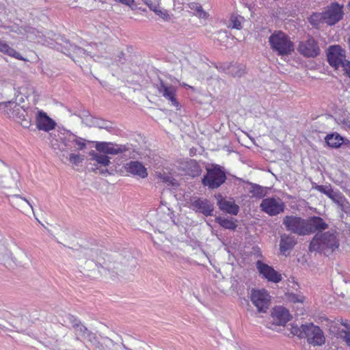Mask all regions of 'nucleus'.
<instances>
[{"label": "nucleus", "mask_w": 350, "mask_h": 350, "mask_svg": "<svg viewBox=\"0 0 350 350\" xmlns=\"http://www.w3.org/2000/svg\"><path fill=\"white\" fill-rule=\"evenodd\" d=\"M158 177L161 181L167 183L168 185H172L174 187H177L178 185L176 180L170 175L160 174Z\"/></svg>", "instance_id": "40"}, {"label": "nucleus", "mask_w": 350, "mask_h": 350, "mask_svg": "<svg viewBox=\"0 0 350 350\" xmlns=\"http://www.w3.org/2000/svg\"><path fill=\"white\" fill-rule=\"evenodd\" d=\"M348 6L350 7V1L348 3Z\"/></svg>", "instance_id": "59"}, {"label": "nucleus", "mask_w": 350, "mask_h": 350, "mask_svg": "<svg viewBox=\"0 0 350 350\" xmlns=\"http://www.w3.org/2000/svg\"><path fill=\"white\" fill-rule=\"evenodd\" d=\"M64 48L65 49L66 51H63V49H62V51L65 54H67V51L68 53V55L72 57L75 62H79V60H76L74 58V55L79 58H85L89 56V54L85 49L75 44H72L68 41H65V45L64 46Z\"/></svg>", "instance_id": "23"}, {"label": "nucleus", "mask_w": 350, "mask_h": 350, "mask_svg": "<svg viewBox=\"0 0 350 350\" xmlns=\"http://www.w3.org/2000/svg\"><path fill=\"white\" fill-rule=\"evenodd\" d=\"M143 1H144V3L148 6L150 10L153 11L158 16H161V18L166 17V16H167L166 11L161 9V8L159 6V5L153 3L151 0H143Z\"/></svg>", "instance_id": "36"}, {"label": "nucleus", "mask_w": 350, "mask_h": 350, "mask_svg": "<svg viewBox=\"0 0 350 350\" xmlns=\"http://www.w3.org/2000/svg\"><path fill=\"white\" fill-rule=\"evenodd\" d=\"M338 206L340 207L341 211L345 213H350V204L349 202L346 200L344 196H342L338 200V202H336Z\"/></svg>", "instance_id": "39"}, {"label": "nucleus", "mask_w": 350, "mask_h": 350, "mask_svg": "<svg viewBox=\"0 0 350 350\" xmlns=\"http://www.w3.org/2000/svg\"><path fill=\"white\" fill-rule=\"evenodd\" d=\"M3 105L5 106V113H8L10 117L15 118L18 122L27 116L26 111L14 101L9 100L0 103V107Z\"/></svg>", "instance_id": "15"}, {"label": "nucleus", "mask_w": 350, "mask_h": 350, "mask_svg": "<svg viewBox=\"0 0 350 350\" xmlns=\"http://www.w3.org/2000/svg\"><path fill=\"white\" fill-rule=\"evenodd\" d=\"M243 21V18L241 16L238 15H232L230 17V25L232 28L237 29H241L242 28V22Z\"/></svg>", "instance_id": "37"}, {"label": "nucleus", "mask_w": 350, "mask_h": 350, "mask_svg": "<svg viewBox=\"0 0 350 350\" xmlns=\"http://www.w3.org/2000/svg\"><path fill=\"white\" fill-rule=\"evenodd\" d=\"M315 189L324 193L330 199H332L336 204L338 202L339 199L343 196L340 191H334L332 189L330 185H317Z\"/></svg>", "instance_id": "27"}, {"label": "nucleus", "mask_w": 350, "mask_h": 350, "mask_svg": "<svg viewBox=\"0 0 350 350\" xmlns=\"http://www.w3.org/2000/svg\"><path fill=\"white\" fill-rule=\"evenodd\" d=\"M340 337L345 342V343L350 346V332L346 330H342L340 332Z\"/></svg>", "instance_id": "47"}, {"label": "nucleus", "mask_w": 350, "mask_h": 350, "mask_svg": "<svg viewBox=\"0 0 350 350\" xmlns=\"http://www.w3.org/2000/svg\"><path fill=\"white\" fill-rule=\"evenodd\" d=\"M155 87L161 95L172 103V105L176 107L177 109H179V103L176 98V88L174 86L159 79Z\"/></svg>", "instance_id": "11"}, {"label": "nucleus", "mask_w": 350, "mask_h": 350, "mask_svg": "<svg viewBox=\"0 0 350 350\" xmlns=\"http://www.w3.org/2000/svg\"><path fill=\"white\" fill-rule=\"evenodd\" d=\"M97 151L104 154H118L129 150L125 145L116 144L111 142H97L95 145Z\"/></svg>", "instance_id": "13"}, {"label": "nucleus", "mask_w": 350, "mask_h": 350, "mask_svg": "<svg viewBox=\"0 0 350 350\" xmlns=\"http://www.w3.org/2000/svg\"><path fill=\"white\" fill-rule=\"evenodd\" d=\"M303 332L304 338H307L308 343L314 346H321L325 343L323 332L319 326L313 323L304 324Z\"/></svg>", "instance_id": "9"}, {"label": "nucleus", "mask_w": 350, "mask_h": 350, "mask_svg": "<svg viewBox=\"0 0 350 350\" xmlns=\"http://www.w3.org/2000/svg\"><path fill=\"white\" fill-rule=\"evenodd\" d=\"M100 174L105 175V174H109V172L107 169H105V170L102 169V170H100Z\"/></svg>", "instance_id": "55"}, {"label": "nucleus", "mask_w": 350, "mask_h": 350, "mask_svg": "<svg viewBox=\"0 0 350 350\" xmlns=\"http://www.w3.org/2000/svg\"><path fill=\"white\" fill-rule=\"evenodd\" d=\"M11 243L12 240L9 238L3 237L0 239V256L5 261H8L10 260V258H12Z\"/></svg>", "instance_id": "28"}, {"label": "nucleus", "mask_w": 350, "mask_h": 350, "mask_svg": "<svg viewBox=\"0 0 350 350\" xmlns=\"http://www.w3.org/2000/svg\"><path fill=\"white\" fill-rule=\"evenodd\" d=\"M124 55H125V54L123 52H120L118 54V61H119V62L120 64H123L124 63V60L125 59Z\"/></svg>", "instance_id": "51"}, {"label": "nucleus", "mask_w": 350, "mask_h": 350, "mask_svg": "<svg viewBox=\"0 0 350 350\" xmlns=\"http://www.w3.org/2000/svg\"><path fill=\"white\" fill-rule=\"evenodd\" d=\"M0 52L4 53L20 60L24 59L21 55L15 49L11 48L5 42L1 41H0Z\"/></svg>", "instance_id": "33"}, {"label": "nucleus", "mask_w": 350, "mask_h": 350, "mask_svg": "<svg viewBox=\"0 0 350 350\" xmlns=\"http://www.w3.org/2000/svg\"><path fill=\"white\" fill-rule=\"evenodd\" d=\"M12 85L5 82H0V99L3 98V94H6L8 90H12Z\"/></svg>", "instance_id": "44"}, {"label": "nucleus", "mask_w": 350, "mask_h": 350, "mask_svg": "<svg viewBox=\"0 0 350 350\" xmlns=\"http://www.w3.org/2000/svg\"><path fill=\"white\" fill-rule=\"evenodd\" d=\"M217 200V204L219 208L228 213L237 215L239 211V207L234 202L227 200L221 194L215 196Z\"/></svg>", "instance_id": "20"}, {"label": "nucleus", "mask_w": 350, "mask_h": 350, "mask_svg": "<svg viewBox=\"0 0 350 350\" xmlns=\"http://www.w3.org/2000/svg\"><path fill=\"white\" fill-rule=\"evenodd\" d=\"M191 208L205 216H212L214 211V206L209 200L200 198H193L191 200Z\"/></svg>", "instance_id": "14"}, {"label": "nucleus", "mask_w": 350, "mask_h": 350, "mask_svg": "<svg viewBox=\"0 0 350 350\" xmlns=\"http://www.w3.org/2000/svg\"><path fill=\"white\" fill-rule=\"evenodd\" d=\"M282 224L288 232L298 236L310 235L328 228V224L318 216L304 219L296 215H286L282 219Z\"/></svg>", "instance_id": "2"}, {"label": "nucleus", "mask_w": 350, "mask_h": 350, "mask_svg": "<svg viewBox=\"0 0 350 350\" xmlns=\"http://www.w3.org/2000/svg\"><path fill=\"white\" fill-rule=\"evenodd\" d=\"M189 166L190 168L189 174L191 176L196 177L200 174L202 170L198 163L196 161L191 160L189 163Z\"/></svg>", "instance_id": "38"}, {"label": "nucleus", "mask_w": 350, "mask_h": 350, "mask_svg": "<svg viewBox=\"0 0 350 350\" xmlns=\"http://www.w3.org/2000/svg\"><path fill=\"white\" fill-rule=\"evenodd\" d=\"M250 188L249 192L252 194V197L256 198H262L267 194V188L259 185L250 183Z\"/></svg>", "instance_id": "30"}, {"label": "nucleus", "mask_w": 350, "mask_h": 350, "mask_svg": "<svg viewBox=\"0 0 350 350\" xmlns=\"http://www.w3.org/2000/svg\"><path fill=\"white\" fill-rule=\"evenodd\" d=\"M317 231L309 245L310 252H318L329 256L339 247V239L335 230Z\"/></svg>", "instance_id": "3"}, {"label": "nucleus", "mask_w": 350, "mask_h": 350, "mask_svg": "<svg viewBox=\"0 0 350 350\" xmlns=\"http://www.w3.org/2000/svg\"><path fill=\"white\" fill-rule=\"evenodd\" d=\"M327 145L332 148H338L343 143V138L338 134H329L325 137Z\"/></svg>", "instance_id": "32"}, {"label": "nucleus", "mask_w": 350, "mask_h": 350, "mask_svg": "<svg viewBox=\"0 0 350 350\" xmlns=\"http://www.w3.org/2000/svg\"><path fill=\"white\" fill-rule=\"evenodd\" d=\"M271 49L278 55H288L294 51V44L288 36L281 31H275L269 38Z\"/></svg>", "instance_id": "4"}, {"label": "nucleus", "mask_w": 350, "mask_h": 350, "mask_svg": "<svg viewBox=\"0 0 350 350\" xmlns=\"http://www.w3.org/2000/svg\"><path fill=\"white\" fill-rule=\"evenodd\" d=\"M271 315L273 322L278 325L286 324L290 320L291 317L288 310L282 306L275 307Z\"/></svg>", "instance_id": "22"}, {"label": "nucleus", "mask_w": 350, "mask_h": 350, "mask_svg": "<svg viewBox=\"0 0 350 350\" xmlns=\"http://www.w3.org/2000/svg\"><path fill=\"white\" fill-rule=\"evenodd\" d=\"M325 23L332 26L339 22L343 17V6L340 5L338 3H332L327 6L323 12Z\"/></svg>", "instance_id": "10"}, {"label": "nucleus", "mask_w": 350, "mask_h": 350, "mask_svg": "<svg viewBox=\"0 0 350 350\" xmlns=\"http://www.w3.org/2000/svg\"><path fill=\"white\" fill-rule=\"evenodd\" d=\"M56 330L59 332L60 334H63L64 336L65 335V333L63 331V327L61 325H58L56 327Z\"/></svg>", "instance_id": "52"}, {"label": "nucleus", "mask_w": 350, "mask_h": 350, "mask_svg": "<svg viewBox=\"0 0 350 350\" xmlns=\"http://www.w3.org/2000/svg\"><path fill=\"white\" fill-rule=\"evenodd\" d=\"M68 319L69 322L72 324L73 329H75V327H77L79 325L82 324L81 321L79 319H77L73 315L69 314L68 316Z\"/></svg>", "instance_id": "46"}, {"label": "nucleus", "mask_w": 350, "mask_h": 350, "mask_svg": "<svg viewBox=\"0 0 350 350\" xmlns=\"http://www.w3.org/2000/svg\"><path fill=\"white\" fill-rule=\"evenodd\" d=\"M10 260L17 266L24 267L29 262L30 258L24 250L18 247L12 252Z\"/></svg>", "instance_id": "24"}, {"label": "nucleus", "mask_w": 350, "mask_h": 350, "mask_svg": "<svg viewBox=\"0 0 350 350\" xmlns=\"http://www.w3.org/2000/svg\"><path fill=\"white\" fill-rule=\"evenodd\" d=\"M89 154L91 156V159L92 161H95L97 164H99L101 166L106 167L111 163L110 158L105 154L98 153L94 150L90 151Z\"/></svg>", "instance_id": "31"}, {"label": "nucleus", "mask_w": 350, "mask_h": 350, "mask_svg": "<svg viewBox=\"0 0 350 350\" xmlns=\"http://www.w3.org/2000/svg\"><path fill=\"white\" fill-rule=\"evenodd\" d=\"M9 201L11 205L21 211L25 213L28 208H30L34 213L32 202L19 194H15L9 197ZM35 215V214H33Z\"/></svg>", "instance_id": "17"}, {"label": "nucleus", "mask_w": 350, "mask_h": 350, "mask_svg": "<svg viewBox=\"0 0 350 350\" xmlns=\"http://www.w3.org/2000/svg\"><path fill=\"white\" fill-rule=\"evenodd\" d=\"M83 268L88 276L98 278H116L126 269L135 265L136 260L128 250L109 254L98 250H88L81 259Z\"/></svg>", "instance_id": "1"}, {"label": "nucleus", "mask_w": 350, "mask_h": 350, "mask_svg": "<svg viewBox=\"0 0 350 350\" xmlns=\"http://www.w3.org/2000/svg\"><path fill=\"white\" fill-rule=\"evenodd\" d=\"M250 299L258 312H267L270 304V296L265 289H252Z\"/></svg>", "instance_id": "8"}, {"label": "nucleus", "mask_w": 350, "mask_h": 350, "mask_svg": "<svg viewBox=\"0 0 350 350\" xmlns=\"http://www.w3.org/2000/svg\"><path fill=\"white\" fill-rule=\"evenodd\" d=\"M308 21L312 26V27L319 29L321 25L325 23V18L323 12H313L309 17H308Z\"/></svg>", "instance_id": "29"}, {"label": "nucleus", "mask_w": 350, "mask_h": 350, "mask_svg": "<svg viewBox=\"0 0 350 350\" xmlns=\"http://www.w3.org/2000/svg\"><path fill=\"white\" fill-rule=\"evenodd\" d=\"M228 73L235 77H241L245 73V67L242 65L232 64L228 68Z\"/></svg>", "instance_id": "35"}, {"label": "nucleus", "mask_w": 350, "mask_h": 350, "mask_svg": "<svg viewBox=\"0 0 350 350\" xmlns=\"http://www.w3.org/2000/svg\"><path fill=\"white\" fill-rule=\"evenodd\" d=\"M98 126L99 128H101V129L107 128V122H102V123H101V124H98Z\"/></svg>", "instance_id": "54"}, {"label": "nucleus", "mask_w": 350, "mask_h": 350, "mask_svg": "<svg viewBox=\"0 0 350 350\" xmlns=\"http://www.w3.org/2000/svg\"><path fill=\"white\" fill-rule=\"evenodd\" d=\"M342 325L345 326L346 328L350 329V322L348 321H345L342 323Z\"/></svg>", "instance_id": "53"}, {"label": "nucleus", "mask_w": 350, "mask_h": 350, "mask_svg": "<svg viewBox=\"0 0 350 350\" xmlns=\"http://www.w3.org/2000/svg\"><path fill=\"white\" fill-rule=\"evenodd\" d=\"M20 124L24 128H29L31 124V118H29L27 116L25 118H23L22 121L20 122Z\"/></svg>", "instance_id": "48"}, {"label": "nucleus", "mask_w": 350, "mask_h": 350, "mask_svg": "<svg viewBox=\"0 0 350 350\" xmlns=\"http://www.w3.org/2000/svg\"><path fill=\"white\" fill-rule=\"evenodd\" d=\"M56 154L63 163H66V161H68L70 163L77 166L81 163L84 160L83 155L75 153H70L67 155L64 150L60 148H58V151H56Z\"/></svg>", "instance_id": "25"}, {"label": "nucleus", "mask_w": 350, "mask_h": 350, "mask_svg": "<svg viewBox=\"0 0 350 350\" xmlns=\"http://www.w3.org/2000/svg\"><path fill=\"white\" fill-rule=\"evenodd\" d=\"M56 337H57V336H55V339L56 342H57V341H58V339H57V338H56Z\"/></svg>", "instance_id": "58"}, {"label": "nucleus", "mask_w": 350, "mask_h": 350, "mask_svg": "<svg viewBox=\"0 0 350 350\" xmlns=\"http://www.w3.org/2000/svg\"><path fill=\"white\" fill-rule=\"evenodd\" d=\"M289 299L293 302H302V298L295 294L290 295Z\"/></svg>", "instance_id": "49"}, {"label": "nucleus", "mask_w": 350, "mask_h": 350, "mask_svg": "<svg viewBox=\"0 0 350 350\" xmlns=\"http://www.w3.org/2000/svg\"><path fill=\"white\" fill-rule=\"evenodd\" d=\"M36 123L37 128L39 130H42L46 132L53 129L56 125L55 122L42 111H39L38 112Z\"/></svg>", "instance_id": "18"}, {"label": "nucleus", "mask_w": 350, "mask_h": 350, "mask_svg": "<svg viewBox=\"0 0 350 350\" xmlns=\"http://www.w3.org/2000/svg\"><path fill=\"white\" fill-rule=\"evenodd\" d=\"M106 340H107L109 342H110V343H111V344H113V341L111 339L108 338H106Z\"/></svg>", "instance_id": "56"}, {"label": "nucleus", "mask_w": 350, "mask_h": 350, "mask_svg": "<svg viewBox=\"0 0 350 350\" xmlns=\"http://www.w3.org/2000/svg\"><path fill=\"white\" fill-rule=\"evenodd\" d=\"M83 338L88 339V341H90L94 345L98 347L99 342L97 340V337H96V334L92 333L90 330L88 332V333L86 334V337H84Z\"/></svg>", "instance_id": "43"}, {"label": "nucleus", "mask_w": 350, "mask_h": 350, "mask_svg": "<svg viewBox=\"0 0 350 350\" xmlns=\"http://www.w3.org/2000/svg\"><path fill=\"white\" fill-rule=\"evenodd\" d=\"M256 268L265 278L273 283H278L282 280V275L272 267L262 262L260 260L256 262Z\"/></svg>", "instance_id": "16"}, {"label": "nucleus", "mask_w": 350, "mask_h": 350, "mask_svg": "<svg viewBox=\"0 0 350 350\" xmlns=\"http://www.w3.org/2000/svg\"><path fill=\"white\" fill-rule=\"evenodd\" d=\"M236 220L229 219L226 218H223L221 217H217L215 218V222L219 224L221 226L224 228L225 229L228 230H235L237 227V225L235 223Z\"/></svg>", "instance_id": "34"}, {"label": "nucleus", "mask_w": 350, "mask_h": 350, "mask_svg": "<svg viewBox=\"0 0 350 350\" xmlns=\"http://www.w3.org/2000/svg\"><path fill=\"white\" fill-rule=\"evenodd\" d=\"M226 180V175L221 167L213 164L211 167L206 168V174L202 180L203 185L211 189L219 188Z\"/></svg>", "instance_id": "6"}, {"label": "nucleus", "mask_w": 350, "mask_h": 350, "mask_svg": "<svg viewBox=\"0 0 350 350\" xmlns=\"http://www.w3.org/2000/svg\"><path fill=\"white\" fill-rule=\"evenodd\" d=\"M297 244L295 237L291 234L284 233L280 236V250L282 254L287 256L286 253L293 249Z\"/></svg>", "instance_id": "21"}, {"label": "nucleus", "mask_w": 350, "mask_h": 350, "mask_svg": "<svg viewBox=\"0 0 350 350\" xmlns=\"http://www.w3.org/2000/svg\"><path fill=\"white\" fill-rule=\"evenodd\" d=\"M56 145H57L56 144H52V147H53V148L55 150H57V148L55 147V146H56Z\"/></svg>", "instance_id": "57"}, {"label": "nucleus", "mask_w": 350, "mask_h": 350, "mask_svg": "<svg viewBox=\"0 0 350 350\" xmlns=\"http://www.w3.org/2000/svg\"><path fill=\"white\" fill-rule=\"evenodd\" d=\"M85 140L83 138L77 137V135L70 133L64 138L63 143L68 148H71L72 145L75 144L77 150H83L86 147Z\"/></svg>", "instance_id": "26"}, {"label": "nucleus", "mask_w": 350, "mask_h": 350, "mask_svg": "<svg viewBox=\"0 0 350 350\" xmlns=\"http://www.w3.org/2000/svg\"><path fill=\"white\" fill-rule=\"evenodd\" d=\"M125 170L133 176L141 178H145L148 176V172L144 165L137 161H131L124 165Z\"/></svg>", "instance_id": "19"}, {"label": "nucleus", "mask_w": 350, "mask_h": 350, "mask_svg": "<svg viewBox=\"0 0 350 350\" xmlns=\"http://www.w3.org/2000/svg\"><path fill=\"white\" fill-rule=\"evenodd\" d=\"M75 334L76 335L77 340H79V337L84 338L86 337V334L89 329L83 324H81L77 327L74 329Z\"/></svg>", "instance_id": "41"}, {"label": "nucleus", "mask_w": 350, "mask_h": 350, "mask_svg": "<svg viewBox=\"0 0 350 350\" xmlns=\"http://www.w3.org/2000/svg\"><path fill=\"white\" fill-rule=\"evenodd\" d=\"M303 329H304V324L301 325L300 327L298 326H293L291 329V333L294 335L297 336L299 338H304L305 336L304 334Z\"/></svg>", "instance_id": "42"}, {"label": "nucleus", "mask_w": 350, "mask_h": 350, "mask_svg": "<svg viewBox=\"0 0 350 350\" xmlns=\"http://www.w3.org/2000/svg\"><path fill=\"white\" fill-rule=\"evenodd\" d=\"M345 53V50L340 46H330L327 50V58L332 67L338 69L341 66L345 73L350 78V62L346 59Z\"/></svg>", "instance_id": "5"}, {"label": "nucleus", "mask_w": 350, "mask_h": 350, "mask_svg": "<svg viewBox=\"0 0 350 350\" xmlns=\"http://www.w3.org/2000/svg\"><path fill=\"white\" fill-rule=\"evenodd\" d=\"M260 208L262 211L269 216H276L284 212L285 204L280 198H264Z\"/></svg>", "instance_id": "7"}, {"label": "nucleus", "mask_w": 350, "mask_h": 350, "mask_svg": "<svg viewBox=\"0 0 350 350\" xmlns=\"http://www.w3.org/2000/svg\"><path fill=\"white\" fill-rule=\"evenodd\" d=\"M298 51L304 56L308 57H314L320 53L318 43L314 38L310 36L306 40L300 42Z\"/></svg>", "instance_id": "12"}, {"label": "nucleus", "mask_w": 350, "mask_h": 350, "mask_svg": "<svg viewBox=\"0 0 350 350\" xmlns=\"http://www.w3.org/2000/svg\"><path fill=\"white\" fill-rule=\"evenodd\" d=\"M0 170H1L2 171L5 172H10V174L12 176V177L13 178V179H14L15 180H16V179L18 178V174L17 172L16 171H14V172H11L8 167L2 162L0 161Z\"/></svg>", "instance_id": "45"}, {"label": "nucleus", "mask_w": 350, "mask_h": 350, "mask_svg": "<svg viewBox=\"0 0 350 350\" xmlns=\"http://www.w3.org/2000/svg\"><path fill=\"white\" fill-rule=\"evenodd\" d=\"M116 1H118L122 3V4L126 5H131L134 3V0H116Z\"/></svg>", "instance_id": "50"}]
</instances>
